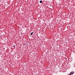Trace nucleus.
<instances>
[{"mask_svg":"<svg viewBox=\"0 0 75 75\" xmlns=\"http://www.w3.org/2000/svg\"><path fill=\"white\" fill-rule=\"evenodd\" d=\"M42 0L40 1V3H42Z\"/></svg>","mask_w":75,"mask_h":75,"instance_id":"nucleus-1","label":"nucleus"},{"mask_svg":"<svg viewBox=\"0 0 75 75\" xmlns=\"http://www.w3.org/2000/svg\"><path fill=\"white\" fill-rule=\"evenodd\" d=\"M33 33H33V32H32V33H31V35H33Z\"/></svg>","mask_w":75,"mask_h":75,"instance_id":"nucleus-2","label":"nucleus"},{"mask_svg":"<svg viewBox=\"0 0 75 75\" xmlns=\"http://www.w3.org/2000/svg\"><path fill=\"white\" fill-rule=\"evenodd\" d=\"M13 47H16V46L14 45H13Z\"/></svg>","mask_w":75,"mask_h":75,"instance_id":"nucleus-3","label":"nucleus"}]
</instances>
